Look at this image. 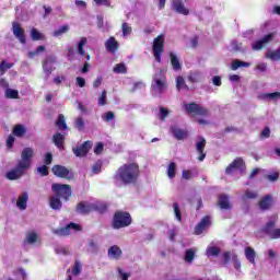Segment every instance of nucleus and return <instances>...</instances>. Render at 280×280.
<instances>
[{"label":"nucleus","instance_id":"1","mask_svg":"<svg viewBox=\"0 0 280 280\" xmlns=\"http://www.w3.org/2000/svg\"><path fill=\"white\" fill-rule=\"evenodd\" d=\"M141 176V168L139 163L131 162L119 166L114 175L116 183H121V185H137L139 183V177Z\"/></svg>","mask_w":280,"mask_h":280},{"label":"nucleus","instance_id":"2","mask_svg":"<svg viewBox=\"0 0 280 280\" xmlns=\"http://www.w3.org/2000/svg\"><path fill=\"white\" fill-rule=\"evenodd\" d=\"M32 159H34V149L24 148L21 153V160L18 161L15 168L7 173L8 180H19L32 167Z\"/></svg>","mask_w":280,"mask_h":280},{"label":"nucleus","instance_id":"3","mask_svg":"<svg viewBox=\"0 0 280 280\" xmlns=\"http://www.w3.org/2000/svg\"><path fill=\"white\" fill-rule=\"evenodd\" d=\"M132 224V215L128 211L117 210L112 219V229L119 231V229H128Z\"/></svg>","mask_w":280,"mask_h":280},{"label":"nucleus","instance_id":"4","mask_svg":"<svg viewBox=\"0 0 280 280\" xmlns=\"http://www.w3.org/2000/svg\"><path fill=\"white\" fill-rule=\"evenodd\" d=\"M167 86H170V84L167 83V74H165V71H163V69H159L153 74L151 89H152L153 93L163 95V93H165V91H167Z\"/></svg>","mask_w":280,"mask_h":280},{"label":"nucleus","instance_id":"5","mask_svg":"<svg viewBox=\"0 0 280 280\" xmlns=\"http://www.w3.org/2000/svg\"><path fill=\"white\" fill-rule=\"evenodd\" d=\"M51 189L55 196L61 198V200H65L66 202H69L71 196H73V189L69 184L55 183L51 185Z\"/></svg>","mask_w":280,"mask_h":280},{"label":"nucleus","instance_id":"6","mask_svg":"<svg viewBox=\"0 0 280 280\" xmlns=\"http://www.w3.org/2000/svg\"><path fill=\"white\" fill-rule=\"evenodd\" d=\"M184 108L187 115H198L199 117H208L209 109L202 107V105L191 102L189 104L184 103Z\"/></svg>","mask_w":280,"mask_h":280},{"label":"nucleus","instance_id":"7","mask_svg":"<svg viewBox=\"0 0 280 280\" xmlns=\"http://www.w3.org/2000/svg\"><path fill=\"white\" fill-rule=\"evenodd\" d=\"M165 51V36L162 34L153 39L152 52L158 62H161V57Z\"/></svg>","mask_w":280,"mask_h":280},{"label":"nucleus","instance_id":"8","mask_svg":"<svg viewBox=\"0 0 280 280\" xmlns=\"http://www.w3.org/2000/svg\"><path fill=\"white\" fill-rule=\"evenodd\" d=\"M277 228V221L271 220L267 222L261 229L260 232L265 235H268L270 240H280V229Z\"/></svg>","mask_w":280,"mask_h":280},{"label":"nucleus","instance_id":"9","mask_svg":"<svg viewBox=\"0 0 280 280\" xmlns=\"http://www.w3.org/2000/svg\"><path fill=\"white\" fill-rule=\"evenodd\" d=\"M51 172L57 178H65L66 180H73V172L62 166L60 164H56L51 167Z\"/></svg>","mask_w":280,"mask_h":280},{"label":"nucleus","instance_id":"10","mask_svg":"<svg viewBox=\"0 0 280 280\" xmlns=\"http://www.w3.org/2000/svg\"><path fill=\"white\" fill-rule=\"evenodd\" d=\"M273 39H275V33H269L265 35L262 38L254 42L252 44V49L254 51H261V49H264L266 45H268L269 43H272Z\"/></svg>","mask_w":280,"mask_h":280},{"label":"nucleus","instance_id":"11","mask_svg":"<svg viewBox=\"0 0 280 280\" xmlns=\"http://www.w3.org/2000/svg\"><path fill=\"white\" fill-rule=\"evenodd\" d=\"M209 226H211V217L205 215L200 220V222L195 226V235H202L205 233V229H209Z\"/></svg>","mask_w":280,"mask_h":280},{"label":"nucleus","instance_id":"12","mask_svg":"<svg viewBox=\"0 0 280 280\" xmlns=\"http://www.w3.org/2000/svg\"><path fill=\"white\" fill-rule=\"evenodd\" d=\"M93 148V143L91 141H85L81 145L73 148L72 152L77 156H86L89 154V151Z\"/></svg>","mask_w":280,"mask_h":280},{"label":"nucleus","instance_id":"13","mask_svg":"<svg viewBox=\"0 0 280 280\" xmlns=\"http://www.w3.org/2000/svg\"><path fill=\"white\" fill-rule=\"evenodd\" d=\"M246 167V163H244V159L236 158L226 168L225 174L231 175L233 172H237V170H244Z\"/></svg>","mask_w":280,"mask_h":280},{"label":"nucleus","instance_id":"14","mask_svg":"<svg viewBox=\"0 0 280 280\" xmlns=\"http://www.w3.org/2000/svg\"><path fill=\"white\" fill-rule=\"evenodd\" d=\"M12 32L15 38H19L20 43L22 45H25L27 43V39L25 38V30L21 27V24L18 22L12 23Z\"/></svg>","mask_w":280,"mask_h":280},{"label":"nucleus","instance_id":"15","mask_svg":"<svg viewBox=\"0 0 280 280\" xmlns=\"http://www.w3.org/2000/svg\"><path fill=\"white\" fill-rule=\"evenodd\" d=\"M71 229L73 231H82V226L80 224L74 223V222H70L68 225L57 230V234L58 235H63V236L71 235Z\"/></svg>","mask_w":280,"mask_h":280},{"label":"nucleus","instance_id":"16","mask_svg":"<svg viewBox=\"0 0 280 280\" xmlns=\"http://www.w3.org/2000/svg\"><path fill=\"white\" fill-rule=\"evenodd\" d=\"M205 148H207V140L203 137L199 138V141L196 143V151L198 152V161L202 162L207 159V152H205Z\"/></svg>","mask_w":280,"mask_h":280},{"label":"nucleus","instance_id":"17","mask_svg":"<svg viewBox=\"0 0 280 280\" xmlns=\"http://www.w3.org/2000/svg\"><path fill=\"white\" fill-rule=\"evenodd\" d=\"M75 211L81 215H89V213H93V203L81 201L77 205Z\"/></svg>","mask_w":280,"mask_h":280},{"label":"nucleus","instance_id":"18","mask_svg":"<svg viewBox=\"0 0 280 280\" xmlns=\"http://www.w3.org/2000/svg\"><path fill=\"white\" fill-rule=\"evenodd\" d=\"M105 48L108 54H117L119 51V42L112 36L105 42Z\"/></svg>","mask_w":280,"mask_h":280},{"label":"nucleus","instance_id":"19","mask_svg":"<svg viewBox=\"0 0 280 280\" xmlns=\"http://www.w3.org/2000/svg\"><path fill=\"white\" fill-rule=\"evenodd\" d=\"M107 255L109 259H115L116 261L121 259L124 256V252L121 250V247L118 245H113L108 248Z\"/></svg>","mask_w":280,"mask_h":280},{"label":"nucleus","instance_id":"20","mask_svg":"<svg viewBox=\"0 0 280 280\" xmlns=\"http://www.w3.org/2000/svg\"><path fill=\"white\" fill-rule=\"evenodd\" d=\"M258 207L260 211H268L272 208V195H266L264 196L259 202Z\"/></svg>","mask_w":280,"mask_h":280},{"label":"nucleus","instance_id":"21","mask_svg":"<svg viewBox=\"0 0 280 280\" xmlns=\"http://www.w3.org/2000/svg\"><path fill=\"white\" fill-rule=\"evenodd\" d=\"M171 131L173 137L177 141H184V139H187V137H189V131H187L186 129H180L178 127H171Z\"/></svg>","mask_w":280,"mask_h":280},{"label":"nucleus","instance_id":"22","mask_svg":"<svg viewBox=\"0 0 280 280\" xmlns=\"http://www.w3.org/2000/svg\"><path fill=\"white\" fill-rule=\"evenodd\" d=\"M218 206L220 209H223L224 211H229L231 209V202L229 201V196L225 194L218 196Z\"/></svg>","mask_w":280,"mask_h":280},{"label":"nucleus","instance_id":"23","mask_svg":"<svg viewBox=\"0 0 280 280\" xmlns=\"http://www.w3.org/2000/svg\"><path fill=\"white\" fill-rule=\"evenodd\" d=\"M173 9L175 12H177V14H183L184 16H188L189 14V9H186L185 3H183L180 0H177L173 3Z\"/></svg>","mask_w":280,"mask_h":280},{"label":"nucleus","instance_id":"24","mask_svg":"<svg viewBox=\"0 0 280 280\" xmlns=\"http://www.w3.org/2000/svg\"><path fill=\"white\" fill-rule=\"evenodd\" d=\"M49 207L50 209H54V211H60V209H62V201L60 200V197L52 195L49 199Z\"/></svg>","mask_w":280,"mask_h":280},{"label":"nucleus","instance_id":"25","mask_svg":"<svg viewBox=\"0 0 280 280\" xmlns=\"http://www.w3.org/2000/svg\"><path fill=\"white\" fill-rule=\"evenodd\" d=\"M171 66L174 71H183V65L180 63V59L174 52H170Z\"/></svg>","mask_w":280,"mask_h":280},{"label":"nucleus","instance_id":"26","mask_svg":"<svg viewBox=\"0 0 280 280\" xmlns=\"http://www.w3.org/2000/svg\"><path fill=\"white\" fill-rule=\"evenodd\" d=\"M30 200V196L27 192H23L16 201V207L21 209L22 211H25L27 209V201Z\"/></svg>","mask_w":280,"mask_h":280},{"label":"nucleus","instance_id":"27","mask_svg":"<svg viewBox=\"0 0 280 280\" xmlns=\"http://www.w3.org/2000/svg\"><path fill=\"white\" fill-rule=\"evenodd\" d=\"M93 211H96L97 213L104 214L108 211V203L96 201L92 203Z\"/></svg>","mask_w":280,"mask_h":280},{"label":"nucleus","instance_id":"28","mask_svg":"<svg viewBox=\"0 0 280 280\" xmlns=\"http://www.w3.org/2000/svg\"><path fill=\"white\" fill-rule=\"evenodd\" d=\"M52 143L56 145V148H63L65 145V135L57 132L52 136Z\"/></svg>","mask_w":280,"mask_h":280},{"label":"nucleus","instance_id":"29","mask_svg":"<svg viewBox=\"0 0 280 280\" xmlns=\"http://www.w3.org/2000/svg\"><path fill=\"white\" fill-rule=\"evenodd\" d=\"M245 257L249 264H255V259L257 257V253L253 247H246L245 248Z\"/></svg>","mask_w":280,"mask_h":280},{"label":"nucleus","instance_id":"30","mask_svg":"<svg viewBox=\"0 0 280 280\" xmlns=\"http://www.w3.org/2000/svg\"><path fill=\"white\" fill-rule=\"evenodd\" d=\"M266 58L272 60L273 62H278L280 60V47L277 50H267Z\"/></svg>","mask_w":280,"mask_h":280},{"label":"nucleus","instance_id":"31","mask_svg":"<svg viewBox=\"0 0 280 280\" xmlns=\"http://www.w3.org/2000/svg\"><path fill=\"white\" fill-rule=\"evenodd\" d=\"M55 125L59 130H67L68 127L67 121L65 120V115L59 114Z\"/></svg>","mask_w":280,"mask_h":280},{"label":"nucleus","instance_id":"32","mask_svg":"<svg viewBox=\"0 0 280 280\" xmlns=\"http://www.w3.org/2000/svg\"><path fill=\"white\" fill-rule=\"evenodd\" d=\"M184 259L187 264H191V261L196 259V249L194 248L186 249Z\"/></svg>","mask_w":280,"mask_h":280},{"label":"nucleus","instance_id":"33","mask_svg":"<svg viewBox=\"0 0 280 280\" xmlns=\"http://www.w3.org/2000/svg\"><path fill=\"white\" fill-rule=\"evenodd\" d=\"M88 40L86 37H81L79 45H78V54L81 58H84L86 56V50H84V45H86Z\"/></svg>","mask_w":280,"mask_h":280},{"label":"nucleus","instance_id":"34","mask_svg":"<svg viewBox=\"0 0 280 280\" xmlns=\"http://www.w3.org/2000/svg\"><path fill=\"white\" fill-rule=\"evenodd\" d=\"M240 67H250V62H246V61L236 59L231 65L232 71H237V69H240Z\"/></svg>","mask_w":280,"mask_h":280},{"label":"nucleus","instance_id":"35","mask_svg":"<svg viewBox=\"0 0 280 280\" xmlns=\"http://www.w3.org/2000/svg\"><path fill=\"white\" fill-rule=\"evenodd\" d=\"M12 132L14 137L21 138L25 135V132H27V130L23 125H15Z\"/></svg>","mask_w":280,"mask_h":280},{"label":"nucleus","instance_id":"36","mask_svg":"<svg viewBox=\"0 0 280 280\" xmlns=\"http://www.w3.org/2000/svg\"><path fill=\"white\" fill-rule=\"evenodd\" d=\"M25 242L26 244H36L38 242V234L34 231L28 232Z\"/></svg>","mask_w":280,"mask_h":280},{"label":"nucleus","instance_id":"37","mask_svg":"<svg viewBox=\"0 0 280 280\" xmlns=\"http://www.w3.org/2000/svg\"><path fill=\"white\" fill-rule=\"evenodd\" d=\"M31 38L32 40H45V34L33 27L31 30Z\"/></svg>","mask_w":280,"mask_h":280},{"label":"nucleus","instance_id":"38","mask_svg":"<svg viewBox=\"0 0 280 280\" xmlns=\"http://www.w3.org/2000/svg\"><path fill=\"white\" fill-rule=\"evenodd\" d=\"M176 89L177 91H182V89H186V91H189V86L185 83V78L177 77L176 78Z\"/></svg>","mask_w":280,"mask_h":280},{"label":"nucleus","instance_id":"39","mask_svg":"<svg viewBox=\"0 0 280 280\" xmlns=\"http://www.w3.org/2000/svg\"><path fill=\"white\" fill-rule=\"evenodd\" d=\"M4 95L8 100H19V91L18 90L7 89L4 92Z\"/></svg>","mask_w":280,"mask_h":280},{"label":"nucleus","instance_id":"40","mask_svg":"<svg viewBox=\"0 0 280 280\" xmlns=\"http://www.w3.org/2000/svg\"><path fill=\"white\" fill-rule=\"evenodd\" d=\"M67 32H69V25L65 24L60 26L58 30H55L52 36L58 38V36H62V34H67Z\"/></svg>","mask_w":280,"mask_h":280},{"label":"nucleus","instance_id":"41","mask_svg":"<svg viewBox=\"0 0 280 280\" xmlns=\"http://www.w3.org/2000/svg\"><path fill=\"white\" fill-rule=\"evenodd\" d=\"M220 247L218 246H210L207 248V255L208 257H218V255H220Z\"/></svg>","mask_w":280,"mask_h":280},{"label":"nucleus","instance_id":"42","mask_svg":"<svg viewBox=\"0 0 280 280\" xmlns=\"http://www.w3.org/2000/svg\"><path fill=\"white\" fill-rule=\"evenodd\" d=\"M174 214L177 222H183V213L180 212V206L177 202L173 203Z\"/></svg>","mask_w":280,"mask_h":280},{"label":"nucleus","instance_id":"43","mask_svg":"<svg viewBox=\"0 0 280 280\" xmlns=\"http://www.w3.org/2000/svg\"><path fill=\"white\" fill-rule=\"evenodd\" d=\"M167 176L168 178H176V164L174 162L168 164Z\"/></svg>","mask_w":280,"mask_h":280},{"label":"nucleus","instance_id":"44","mask_svg":"<svg viewBox=\"0 0 280 280\" xmlns=\"http://www.w3.org/2000/svg\"><path fill=\"white\" fill-rule=\"evenodd\" d=\"M113 71L114 73H128V68L126 67V63H117Z\"/></svg>","mask_w":280,"mask_h":280},{"label":"nucleus","instance_id":"45","mask_svg":"<svg viewBox=\"0 0 280 280\" xmlns=\"http://www.w3.org/2000/svg\"><path fill=\"white\" fill-rule=\"evenodd\" d=\"M43 51H47V48L45 46H38L35 50L28 51V58H34L38 54H43Z\"/></svg>","mask_w":280,"mask_h":280},{"label":"nucleus","instance_id":"46","mask_svg":"<svg viewBox=\"0 0 280 280\" xmlns=\"http://www.w3.org/2000/svg\"><path fill=\"white\" fill-rule=\"evenodd\" d=\"M82 272V262H80V260H75L74 266L72 268V275H74V277H78V275H80Z\"/></svg>","mask_w":280,"mask_h":280},{"label":"nucleus","instance_id":"47","mask_svg":"<svg viewBox=\"0 0 280 280\" xmlns=\"http://www.w3.org/2000/svg\"><path fill=\"white\" fill-rule=\"evenodd\" d=\"M121 31L122 36H130V34H132V27H130V25H128L126 22L121 24Z\"/></svg>","mask_w":280,"mask_h":280},{"label":"nucleus","instance_id":"48","mask_svg":"<svg viewBox=\"0 0 280 280\" xmlns=\"http://www.w3.org/2000/svg\"><path fill=\"white\" fill-rule=\"evenodd\" d=\"M37 172L40 176H49V166L44 164L43 166L37 167Z\"/></svg>","mask_w":280,"mask_h":280},{"label":"nucleus","instance_id":"49","mask_svg":"<svg viewBox=\"0 0 280 280\" xmlns=\"http://www.w3.org/2000/svg\"><path fill=\"white\" fill-rule=\"evenodd\" d=\"M74 126L77 130H79L80 132L84 130V118L78 117L77 120L74 121Z\"/></svg>","mask_w":280,"mask_h":280},{"label":"nucleus","instance_id":"50","mask_svg":"<svg viewBox=\"0 0 280 280\" xmlns=\"http://www.w3.org/2000/svg\"><path fill=\"white\" fill-rule=\"evenodd\" d=\"M262 97L264 100H279L280 92L265 93Z\"/></svg>","mask_w":280,"mask_h":280},{"label":"nucleus","instance_id":"51","mask_svg":"<svg viewBox=\"0 0 280 280\" xmlns=\"http://www.w3.org/2000/svg\"><path fill=\"white\" fill-rule=\"evenodd\" d=\"M170 115V110H167V108L165 107H161L160 108V119L163 121L165 119H167V116Z\"/></svg>","mask_w":280,"mask_h":280},{"label":"nucleus","instance_id":"52","mask_svg":"<svg viewBox=\"0 0 280 280\" xmlns=\"http://www.w3.org/2000/svg\"><path fill=\"white\" fill-rule=\"evenodd\" d=\"M92 172H93V174H100V172H102V161H97V162L92 166Z\"/></svg>","mask_w":280,"mask_h":280},{"label":"nucleus","instance_id":"53","mask_svg":"<svg viewBox=\"0 0 280 280\" xmlns=\"http://www.w3.org/2000/svg\"><path fill=\"white\" fill-rule=\"evenodd\" d=\"M261 139H270V127H265L260 132Z\"/></svg>","mask_w":280,"mask_h":280},{"label":"nucleus","instance_id":"54","mask_svg":"<svg viewBox=\"0 0 280 280\" xmlns=\"http://www.w3.org/2000/svg\"><path fill=\"white\" fill-rule=\"evenodd\" d=\"M103 119H104V121H113V119H115V113H113V112H106V113L103 115Z\"/></svg>","mask_w":280,"mask_h":280},{"label":"nucleus","instance_id":"55","mask_svg":"<svg viewBox=\"0 0 280 280\" xmlns=\"http://www.w3.org/2000/svg\"><path fill=\"white\" fill-rule=\"evenodd\" d=\"M54 161V155L51 153H46L44 159V165H51Z\"/></svg>","mask_w":280,"mask_h":280},{"label":"nucleus","instance_id":"56","mask_svg":"<svg viewBox=\"0 0 280 280\" xmlns=\"http://www.w3.org/2000/svg\"><path fill=\"white\" fill-rule=\"evenodd\" d=\"M98 106H106V90H104L98 98Z\"/></svg>","mask_w":280,"mask_h":280},{"label":"nucleus","instance_id":"57","mask_svg":"<svg viewBox=\"0 0 280 280\" xmlns=\"http://www.w3.org/2000/svg\"><path fill=\"white\" fill-rule=\"evenodd\" d=\"M77 86H79L80 89H84V86H86V80L82 77H77Z\"/></svg>","mask_w":280,"mask_h":280},{"label":"nucleus","instance_id":"58","mask_svg":"<svg viewBox=\"0 0 280 280\" xmlns=\"http://www.w3.org/2000/svg\"><path fill=\"white\" fill-rule=\"evenodd\" d=\"M102 152H104V143L98 142L96 147L94 148V154L100 155Z\"/></svg>","mask_w":280,"mask_h":280},{"label":"nucleus","instance_id":"59","mask_svg":"<svg viewBox=\"0 0 280 280\" xmlns=\"http://www.w3.org/2000/svg\"><path fill=\"white\" fill-rule=\"evenodd\" d=\"M96 5H105L106 8H110V0H94Z\"/></svg>","mask_w":280,"mask_h":280},{"label":"nucleus","instance_id":"60","mask_svg":"<svg viewBox=\"0 0 280 280\" xmlns=\"http://www.w3.org/2000/svg\"><path fill=\"white\" fill-rule=\"evenodd\" d=\"M67 51H68L67 54L68 60H73L75 56V49H73V47H68Z\"/></svg>","mask_w":280,"mask_h":280},{"label":"nucleus","instance_id":"61","mask_svg":"<svg viewBox=\"0 0 280 280\" xmlns=\"http://www.w3.org/2000/svg\"><path fill=\"white\" fill-rule=\"evenodd\" d=\"M268 180H270L271 183H276V180H279V173H272L270 175H267Z\"/></svg>","mask_w":280,"mask_h":280},{"label":"nucleus","instance_id":"62","mask_svg":"<svg viewBox=\"0 0 280 280\" xmlns=\"http://www.w3.org/2000/svg\"><path fill=\"white\" fill-rule=\"evenodd\" d=\"M182 178H184L185 180H191V171L190 170L183 171Z\"/></svg>","mask_w":280,"mask_h":280},{"label":"nucleus","instance_id":"63","mask_svg":"<svg viewBox=\"0 0 280 280\" xmlns=\"http://www.w3.org/2000/svg\"><path fill=\"white\" fill-rule=\"evenodd\" d=\"M188 80H189L192 84H196V82H198V72L190 73V74L188 75Z\"/></svg>","mask_w":280,"mask_h":280},{"label":"nucleus","instance_id":"64","mask_svg":"<svg viewBox=\"0 0 280 280\" xmlns=\"http://www.w3.org/2000/svg\"><path fill=\"white\" fill-rule=\"evenodd\" d=\"M14 141H15L14 136L10 135L7 139V148H13Z\"/></svg>","mask_w":280,"mask_h":280}]
</instances>
